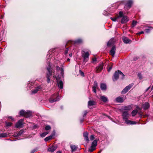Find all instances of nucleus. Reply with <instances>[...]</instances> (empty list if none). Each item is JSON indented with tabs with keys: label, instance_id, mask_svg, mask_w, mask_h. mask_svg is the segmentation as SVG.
Segmentation results:
<instances>
[{
	"label": "nucleus",
	"instance_id": "f257e3e1",
	"mask_svg": "<svg viewBox=\"0 0 153 153\" xmlns=\"http://www.w3.org/2000/svg\"><path fill=\"white\" fill-rule=\"evenodd\" d=\"M128 114L127 111H126L123 112V118L125 122L128 124H135L137 122L131 121L128 119Z\"/></svg>",
	"mask_w": 153,
	"mask_h": 153
},
{
	"label": "nucleus",
	"instance_id": "f03ea898",
	"mask_svg": "<svg viewBox=\"0 0 153 153\" xmlns=\"http://www.w3.org/2000/svg\"><path fill=\"white\" fill-rule=\"evenodd\" d=\"M119 76H120L121 79H123L125 76V75L120 71H116L114 73V77L113 78V81H116L119 78Z\"/></svg>",
	"mask_w": 153,
	"mask_h": 153
},
{
	"label": "nucleus",
	"instance_id": "7ed1b4c3",
	"mask_svg": "<svg viewBox=\"0 0 153 153\" xmlns=\"http://www.w3.org/2000/svg\"><path fill=\"white\" fill-rule=\"evenodd\" d=\"M48 72L46 74L47 81L48 83H49L50 81V77L52 75V71L50 67L47 68Z\"/></svg>",
	"mask_w": 153,
	"mask_h": 153
},
{
	"label": "nucleus",
	"instance_id": "20e7f679",
	"mask_svg": "<svg viewBox=\"0 0 153 153\" xmlns=\"http://www.w3.org/2000/svg\"><path fill=\"white\" fill-rule=\"evenodd\" d=\"M82 56L83 58V62H86L88 60L89 53L88 52H85L82 51Z\"/></svg>",
	"mask_w": 153,
	"mask_h": 153
},
{
	"label": "nucleus",
	"instance_id": "39448f33",
	"mask_svg": "<svg viewBox=\"0 0 153 153\" xmlns=\"http://www.w3.org/2000/svg\"><path fill=\"white\" fill-rule=\"evenodd\" d=\"M59 100V97L58 94H54L52 97L50 98L49 102H55L58 101Z\"/></svg>",
	"mask_w": 153,
	"mask_h": 153
},
{
	"label": "nucleus",
	"instance_id": "423d86ee",
	"mask_svg": "<svg viewBox=\"0 0 153 153\" xmlns=\"http://www.w3.org/2000/svg\"><path fill=\"white\" fill-rule=\"evenodd\" d=\"M97 145L96 140H94L92 142L91 147L89 149V151L90 152H93L96 149V147Z\"/></svg>",
	"mask_w": 153,
	"mask_h": 153
},
{
	"label": "nucleus",
	"instance_id": "0eeeda50",
	"mask_svg": "<svg viewBox=\"0 0 153 153\" xmlns=\"http://www.w3.org/2000/svg\"><path fill=\"white\" fill-rule=\"evenodd\" d=\"M126 3L125 4L124 6V8L125 9L128 10L131 7V5L133 3V1L131 0H129L127 1H124ZM125 3V2H124Z\"/></svg>",
	"mask_w": 153,
	"mask_h": 153
},
{
	"label": "nucleus",
	"instance_id": "6e6552de",
	"mask_svg": "<svg viewBox=\"0 0 153 153\" xmlns=\"http://www.w3.org/2000/svg\"><path fill=\"white\" fill-rule=\"evenodd\" d=\"M133 84H129V85L126 86L122 91V94H125L127 93L128 91L130 89V88L133 86Z\"/></svg>",
	"mask_w": 153,
	"mask_h": 153
},
{
	"label": "nucleus",
	"instance_id": "1a4fd4ad",
	"mask_svg": "<svg viewBox=\"0 0 153 153\" xmlns=\"http://www.w3.org/2000/svg\"><path fill=\"white\" fill-rule=\"evenodd\" d=\"M24 120L23 119H21L19 120L18 122L16 123V124L15 126L17 128H21L23 127V122Z\"/></svg>",
	"mask_w": 153,
	"mask_h": 153
},
{
	"label": "nucleus",
	"instance_id": "9d476101",
	"mask_svg": "<svg viewBox=\"0 0 153 153\" xmlns=\"http://www.w3.org/2000/svg\"><path fill=\"white\" fill-rule=\"evenodd\" d=\"M42 89V87L41 86H38L31 91L32 93L33 94L36 93L38 91Z\"/></svg>",
	"mask_w": 153,
	"mask_h": 153
},
{
	"label": "nucleus",
	"instance_id": "9b49d317",
	"mask_svg": "<svg viewBox=\"0 0 153 153\" xmlns=\"http://www.w3.org/2000/svg\"><path fill=\"white\" fill-rule=\"evenodd\" d=\"M98 88V85L97 82L95 81L94 82V85L92 87L93 91L96 93V89Z\"/></svg>",
	"mask_w": 153,
	"mask_h": 153
},
{
	"label": "nucleus",
	"instance_id": "f8f14e48",
	"mask_svg": "<svg viewBox=\"0 0 153 153\" xmlns=\"http://www.w3.org/2000/svg\"><path fill=\"white\" fill-rule=\"evenodd\" d=\"M129 20V19L127 16H123L121 21L122 23H125L127 22Z\"/></svg>",
	"mask_w": 153,
	"mask_h": 153
},
{
	"label": "nucleus",
	"instance_id": "ddd939ff",
	"mask_svg": "<svg viewBox=\"0 0 153 153\" xmlns=\"http://www.w3.org/2000/svg\"><path fill=\"white\" fill-rule=\"evenodd\" d=\"M57 146L56 145H53L49 147L48 149V151L50 152H53L54 151L57 149Z\"/></svg>",
	"mask_w": 153,
	"mask_h": 153
},
{
	"label": "nucleus",
	"instance_id": "4468645a",
	"mask_svg": "<svg viewBox=\"0 0 153 153\" xmlns=\"http://www.w3.org/2000/svg\"><path fill=\"white\" fill-rule=\"evenodd\" d=\"M56 69L57 71H60L61 75L62 76V77H63L64 74V70L63 68L62 67V66L61 68L59 67L58 66H56Z\"/></svg>",
	"mask_w": 153,
	"mask_h": 153
},
{
	"label": "nucleus",
	"instance_id": "2eb2a0df",
	"mask_svg": "<svg viewBox=\"0 0 153 153\" xmlns=\"http://www.w3.org/2000/svg\"><path fill=\"white\" fill-rule=\"evenodd\" d=\"M123 41L125 44L130 43L131 42V41L126 37H123Z\"/></svg>",
	"mask_w": 153,
	"mask_h": 153
},
{
	"label": "nucleus",
	"instance_id": "dca6fc26",
	"mask_svg": "<svg viewBox=\"0 0 153 153\" xmlns=\"http://www.w3.org/2000/svg\"><path fill=\"white\" fill-rule=\"evenodd\" d=\"M103 66V64H100L97 68L96 72L98 73V72L101 71L102 69Z\"/></svg>",
	"mask_w": 153,
	"mask_h": 153
},
{
	"label": "nucleus",
	"instance_id": "f3484780",
	"mask_svg": "<svg viewBox=\"0 0 153 153\" xmlns=\"http://www.w3.org/2000/svg\"><path fill=\"white\" fill-rule=\"evenodd\" d=\"M116 51V48L115 46H113L110 51L111 54L114 57Z\"/></svg>",
	"mask_w": 153,
	"mask_h": 153
},
{
	"label": "nucleus",
	"instance_id": "a211bd4d",
	"mask_svg": "<svg viewBox=\"0 0 153 153\" xmlns=\"http://www.w3.org/2000/svg\"><path fill=\"white\" fill-rule=\"evenodd\" d=\"M150 106L149 104V103L146 102L143 104L142 107L144 109H148Z\"/></svg>",
	"mask_w": 153,
	"mask_h": 153
},
{
	"label": "nucleus",
	"instance_id": "6ab92c4d",
	"mask_svg": "<svg viewBox=\"0 0 153 153\" xmlns=\"http://www.w3.org/2000/svg\"><path fill=\"white\" fill-rule=\"evenodd\" d=\"M55 135V132L53 133V134H52L50 136H49L45 138V141H48L49 140H50Z\"/></svg>",
	"mask_w": 153,
	"mask_h": 153
},
{
	"label": "nucleus",
	"instance_id": "aec40b11",
	"mask_svg": "<svg viewBox=\"0 0 153 153\" xmlns=\"http://www.w3.org/2000/svg\"><path fill=\"white\" fill-rule=\"evenodd\" d=\"M88 134L87 132H85L83 134V136L86 141L88 142H89V140L88 137Z\"/></svg>",
	"mask_w": 153,
	"mask_h": 153
},
{
	"label": "nucleus",
	"instance_id": "412c9836",
	"mask_svg": "<svg viewBox=\"0 0 153 153\" xmlns=\"http://www.w3.org/2000/svg\"><path fill=\"white\" fill-rule=\"evenodd\" d=\"M57 82L58 87L60 89H62L63 88V83L62 81L60 80L59 82L57 80Z\"/></svg>",
	"mask_w": 153,
	"mask_h": 153
},
{
	"label": "nucleus",
	"instance_id": "4be33fe9",
	"mask_svg": "<svg viewBox=\"0 0 153 153\" xmlns=\"http://www.w3.org/2000/svg\"><path fill=\"white\" fill-rule=\"evenodd\" d=\"M95 102L92 100H90L88 102V106L89 108H90V106H92L95 104Z\"/></svg>",
	"mask_w": 153,
	"mask_h": 153
},
{
	"label": "nucleus",
	"instance_id": "5701e85b",
	"mask_svg": "<svg viewBox=\"0 0 153 153\" xmlns=\"http://www.w3.org/2000/svg\"><path fill=\"white\" fill-rule=\"evenodd\" d=\"M100 88L102 90H105L106 89V85L105 84L101 83L100 84Z\"/></svg>",
	"mask_w": 153,
	"mask_h": 153
},
{
	"label": "nucleus",
	"instance_id": "b1692460",
	"mask_svg": "<svg viewBox=\"0 0 153 153\" xmlns=\"http://www.w3.org/2000/svg\"><path fill=\"white\" fill-rule=\"evenodd\" d=\"M32 112L30 111H27L26 112L25 114V117L27 118L30 117L32 116Z\"/></svg>",
	"mask_w": 153,
	"mask_h": 153
},
{
	"label": "nucleus",
	"instance_id": "393cba45",
	"mask_svg": "<svg viewBox=\"0 0 153 153\" xmlns=\"http://www.w3.org/2000/svg\"><path fill=\"white\" fill-rule=\"evenodd\" d=\"M100 98L101 100L104 102H105L108 100V98L104 96H100Z\"/></svg>",
	"mask_w": 153,
	"mask_h": 153
},
{
	"label": "nucleus",
	"instance_id": "a878e982",
	"mask_svg": "<svg viewBox=\"0 0 153 153\" xmlns=\"http://www.w3.org/2000/svg\"><path fill=\"white\" fill-rule=\"evenodd\" d=\"M116 100L117 102L120 103H121L123 101V98L120 97H117L116 99Z\"/></svg>",
	"mask_w": 153,
	"mask_h": 153
},
{
	"label": "nucleus",
	"instance_id": "bb28decb",
	"mask_svg": "<svg viewBox=\"0 0 153 153\" xmlns=\"http://www.w3.org/2000/svg\"><path fill=\"white\" fill-rule=\"evenodd\" d=\"M23 131L22 130H21L19 131L18 133H16L14 134V137H18L20 136L23 134Z\"/></svg>",
	"mask_w": 153,
	"mask_h": 153
},
{
	"label": "nucleus",
	"instance_id": "cd10ccee",
	"mask_svg": "<svg viewBox=\"0 0 153 153\" xmlns=\"http://www.w3.org/2000/svg\"><path fill=\"white\" fill-rule=\"evenodd\" d=\"M82 39H79L75 40L74 42L75 44H79L82 43Z\"/></svg>",
	"mask_w": 153,
	"mask_h": 153
},
{
	"label": "nucleus",
	"instance_id": "c85d7f7f",
	"mask_svg": "<svg viewBox=\"0 0 153 153\" xmlns=\"http://www.w3.org/2000/svg\"><path fill=\"white\" fill-rule=\"evenodd\" d=\"M114 39H111L107 43V45L108 46H110L113 44L114 43Z\"/></svg>",
	"mask_w": 153,
	"mask_h": 153
},
{
	"label": "nucleus",
	"instance_id": "c756f323",
	"mask_svg": "<svg viewBox=\"0 0 153 153\" xmlns=\"http://www.w3.org/2000/svg\"><path fill=\"white\" fill-rule=\"evenodd\" d=\"M138 111L137 110H134L131 112V114L132 116H134L137 113Z\"/></svg>",
	"mask_w": 153,
	"mask_h": 153
},
{
	"label": "nucleus",
	"instance_id": "7c9ffc66",
	"mask_svg": "<svg viewBox=\"0 0 153 153\" xmlns=\"http://www.w3.org/2000/svg\"><path fill=\"white\" fill-rule=\"evenodd\" d=\"M7 134L6 133H2L0 134V137H7Z\"/></svg>",
	"mask_w": 153,
	"mask_h": 153
},
{
	"label": "nucleus",
	"instance_id": "2f4dec72",
	"mask_svg": "<svg viewBox=\"0 0 153 153\" xmlns=\"http://www.w3.org/2000/svg\"><path fill=\"white\" fill-rule=\"evenodd\" d=\"M123 12L122 11H120L119 12V15L118 16L117 18H120L122 17H123Z\"/></svg>",
	"mask_w": 153,
	"mask_h": 153
},
{
	"label": "nucleus",
	"instance_id": "473e14b6",
	"mask_svg": "<svg viewBox=\"0 0 153 153\" xmlns=\"http://www.w3.org/2000/svg\"><path fill=\"white\" fill-rule=\"evenodd\" d=\"M26 112L24 110H21L20 111V115L21 116H25V114Z\"/></svg>",
	"mask_w": 153,
	"mask_h": 153
},
{
	"label": "nucleus",
	"instance_id": "72a5a7b5",
	"mask_svg": "<svg viewBox=\"0 0 153 153\" xmlns=\"http://www.w3.org/2000/svg\"><path fill=\"white\" fill-rule=\"evenodd\" d=\"M71 148L72 151H74L76 149V146L74 145H71Z\"/></svg>",
	"mask_w": 153,
	"mask_h": 153
},
{
	"label": "nucleus",
	"instance_id": "f704fd0d",
	"mask_svg": "<svg viewBox=\"0 0 153 153\" xmlns=\"http://www.w3.org/2000/svg\"><path fill=\"white\" fill-rule=\"evenodd\" d=\"M48 132H43L40 134L41 137H45L47 134H48Z\"/></svg>",
	"mask_w": 153,
	"mask_h": 153
},
{
	"label": "nucleus",
	"instance_id": "c9c22d12",
	"mask_svg": "<svg viewBox=\"0 0 153 153\" xmlns=\"http://www.w3.org/2000/svg\"><path fill=\"white\" fill-rule=\"evenodd\" d=\"M6 124V126H11L12 124V123L10 122H5Z\"/></svg>",
	"mask_w": 153,
	"mask_h": 153
},
{
	"label": "nucleus",
	"instance_id": "e433bc0d",
	"mask_svg": "<svg viewBox=\"0 0 153 153\" xmlns=\"http://www.w3.org/2000/svg\"><path fill=\"white\" fill-rule=\"evenodd\" d=\"M137 22L135 21H133L132 23V26L133 27H134L137 24Z\"/></svg>",
	"mask_w": 153,
	"mask_h": 153
},
{
	"label": "nucleus",
	"instance_id": "4c0bfd02",
	"mask_svg": "<svg viewBox=\"0 0 153 153\" xmlns=\"http://www.w3.org/2000/svg\"><path fill=\"white\" fill-rule=\"evenodd\" d=\"M51 128V127L49 126H47L45 127V129L46 130H48L50 129Z\"/></svg>",
	"mask_w": 153,
	"mask_h": 153
},
{
	"label": "nucleus",
	"instance_id": "58836bf2",
	"mask_svg": "<svg viewBox=\"0 0 153 153\" xmlns=\"http://www.w3.org/2000/svg\"><path fill=\"white\" fill-rule=\"evenodd\" d=\"M138 76L140 79H142V75L140 73L138 74Z\"/></svg>",
	"mask_w": 153,
	"mask_h": 153
},
{
	"label": "nucleus",
	"instance_id": "ea45409f",
	"mask_svg": "<svg viewBox=\"0 0 153 153\" xmlns=\"http://www.w3.org/2000/svg\"><path fill=\"white\" fill-rule=\"evenodd\" d=\"M90 139L91 140H93L94 139V135H91L90 137Z\"/></svg>",
	"mask_w": 153,
	"mask_h": 153
},
{
	"label": "nucleus",
	"instance_id": "a19ab883",
	"mask_svg": "<svg viewBox=\"0 0 153 153\" xmlns=\"http://www.w3.org/2000/svg\"><path fill=\"white\" fill-rule=\"evenodd\" d=\"M145 31L147 33H149L150 32V29H145Z\"/></svg>",
	"mask_w": 153,
	"mask_h": 153
},
{
	"label": "nucleus",
	"instance_id": "79ce46f5",
	"mask_svg": "<svg viewBox=\"0 0 153 153\" xmlns=\"http://www.w3.org/2000/svg\"><path fill=\"white\" fill-rule=\"evenodd\" d=\"M79 73L81 76H84V73L80 70H79Z\"/></svg>",
	"mask_w": 153,
	"mask_h": 153
},
{
	"label": "nucleus",
	"instance_id": "37998d69",
	"mask_svg": "<svg viewBox=\"0 0 153 153\" xmlns=\"http://www.w3.org/2000/svg\"><path fill=\"white\" fill-rule=\"evenodd\" d=\"M117 19V18H113L112 17L111 18V19L114 22L116 21Z\"/></svg>",
	"mask_w": 153,
	"mask_h": 153
},
{
	"label": "nucleus",
	"instance_id": "c03bdc74",
	"mask_svg": "<svg viewBox=\"0 0 153 153\" xmlns=\"http://www.w3.org/2000/svg\"><path fill=\"white\" fill-rule=\"evenodd\" d=\"M68 48H67L66 49V50H65V54H67L68 53Z\"/></svg>",
	"mask_w": 153,
	"mask_h": 153
},
{
	"label": "nucleus",
	"instance_id": "a18cd8bd",
	"mask_svg": "<svg viewBox=\"0 0 153 153\" xmlns=\"http://www.w3.org/2000/svg\"><path fill=\"white\" fill-rule=\"evenodd\" d=\"M87 113H88V112L87 111H84V114L83 115V117L85 116L87 114Z\"/></svg>",
	"mask_w": 153,
	"mask_h": 153
},
{
	"label": "nucleus",
	"instance_id": "49530a36",
	"mask_svg": "<svg viewBox=\"0 0 153 153\" xmlns=\"http://www.w3.org/2000/svg\"><path fill=\"white\" fill-rule=\"evenodd\" d=\"M138 59V58L137 57H134V61H136Z\"/></svg>",
	"mask_w": 153,
	"mask_h": 153
},
{
	"label": "nucleus",
	"instance_id": "de8ad7c7",
	"mask_svg": "<svg viewBox=\"0 0 153 153\" xmlns=\"http://www.w3.org/2000/svg\"><path fill=\"white\" fill-rule=\"evenodd\" d=\"M92 62H94L96 61V59L95 58H93L92 59Z\"/></svg>",
	"mask_w": 153,
	"mask_h": 153
},
{
	"label": "nucleus",
	"instance_id": "09e8293b",
	"mask_svg": "<svg viewBox=\"0 0 153 153\" xmlns=\"http://www.w3.org/2000/svg\"><path fill=\"white\" fill-rule=\"evenodd\" d=\"M112 68V66H110V67H109V68L108 69V72H109V71H110V70Z\"/></svg>",
	"mask_w": 153,
	"mask_h": 153
},
{
	"label": "nucleus",
	"instance_id": "8fccbe9b",
	"mask_svg": "<svg viewBox=\"0 0 153 153\" xmlns=\"http://www.w3.org/2000/svg\"><path fill=\"white\" fill-rule=\"evenodd\" d=\"M8 118L10 119H11L12 120H14V119L11 116H9L8 117Z\"/></svg>",
	"mask_w": 153,
	"mask_h": 153
},
{
	"label": "nucleus",
	"instance_id": "3c124183",
	"mask_svg": "<svg viewBox=\"0 0 153 153\" xmlns=\"http://www.w3.org/2000/svg\"><path fill=\"white\" fill-rule=\"evenodd\" d=\"M36 151V150L34 149L31 151V153H34Z\"/></svg>",
	"mask_w": 153,
	"mask_h": 153
},
{
	"label": "nucleus",
	"instance_id": "603ef678",
	"mask_svg": "<svg viewBox=\"0 0 153 153\" xmlns=\"http://www.w3.org/2000/svg\"><path fill=\"white\" fill-rule=\"evenodd\" d=\"M144 33V32L143 31H142L139 33H138L137 34H141L143 33Z\"/></svg>",
	"mask_w": 153,
	"mask_h": 153
},
{
	"label": "nucleus",
	"instance_id": "864d4df0",
	"mask_svg": "<svg viewBox=\"0 0 153 153\" xmlns=\"http://www.w3.org/2000/svg\"><path fill=\"white\" fill-rule=\"evenodd\" d=\"M30 86H31V84H30V83H29V84H28L27 87H29V88H30Z\"/></svg>",
	"mask_w": 153,
	"mask_h": 153
},
{
	"label": "nucleus",
	"instance_id": "5fc2aeb1",
	"mask_svg": "<svg viewBox=\"0 0 153 153\" xmlns=\"http://www.w3.org/2000/svg\"><path fill=\"white\" fill-rule=\"evenodd\" d=\"M150 88V87H148L146 90V91H148Z\"/></svg>",
	"mask_w": 153,
	"mask_h": 153
},
{
	"label": "nucleus",
	"instance_id": "6e6d98bb",
	"mask_svg": "<svg viewBox=\"0 0 153 153\" xmlns=\"http://www.w3.org/2000/svg\"><path fill=\"white\" fill-rule=\"evenodd\" d=\"M83 122V120L82 119L80 120V122L81 123H82Z\"/></svg>",
	"mask_w": 153,
	"mask_h": 153
},
{
	"label": "nucleus",
	"instance_id": "4d7b16f0",
	"mask_svg": "<svg viewBox=\"0 0 153 153\" xmlns=\"http://www.w3.org/2000/svg\"><path fill=\"white\" fill-rule=\"evenodd\" d=\"M67 61L68 62H69L70 61V59L69 58H68L67 59Z\"/></svg>",
	"mask_w": 153,
	"mask_h": 153
},
{
	"label": "nucleus",
	"instance_id": "13d9d810",
	"mask_svg": "<svg viewBox=\"0 0 153 153\" xmlns=\"http://www.w3.org/2000/svg\"><path fill=\"white\" fill-rule=\"evenodd\" d=\"M102 149L100 150L98 152V153H100L101 152V151H102Z\"/></svg>",
	"mask_w": 153,
	"mask_h": 153
},
{
	"label": "nucleus",
	"instance_id": "bf43d9fd",
	"mask_svg": "<svg viewBox=\"0 0 153 153\" xmlns=\"http://www.w3.org/2000/svg\"><path fill=\"white\" fill-rule=\"evenodd\" d=\"M56 153H61V152L60 151H58Z\"/></svg>",
	"mask_w": 153,
	"mask_h": 153
},
{
	"label": "nucleus",
	"instance_id": "052dcab7",
	"mask_svg": "<svg viewBox=\"0 0 153 153\" xmlns=\"http://www.w3.org/2000/svg\"><path fill=\"white\" fill-rule=\"evenodd\" d=\"M153 90V85H152V88H151V90Z\"/></svg>",
	"mask_w": 153,
	"mask_h": 153
},
{
	"label": "nucleus",
	"instance_id": "680f3d73",
	"mask_svg": "<svg viewBox=\"0 0 153 153\" xmlns=\"http://www.w3.org/2000/svg\"><path fill=\"white\" fill-rule=\"evenodd\" d=\"M69 55H70V56H71L72 55V54H69Z\"/></svg>",
	"mask_w": 153,
	"mask_h": 153
},
{
	"label": "nucleus",
	"instance_id": "e2e57ef3",
	"mask_svg": "<svg viewBox=\"0 0 153 153\" xmlns=\"http://www.w3.org/2000/svg\"><path fill=\"white\" fill-rule=\"evenodd\" d=\"M56 77V76H54V75L53 76V77Z\"/></svg>",
	"mask_w": 153,
	"mask_h": 153
},
{
	"label": "nucleus",
	"instance_id": "0e129e2a",
	"mask_svg": "<svg viewBox=\"0 0 153 153\" xmlns=\"http://www.w3.org/2000/svg\"><path fill=\"white\" fill-rule=\"evenodd\" d=\"M152 96H153V95H152Z\"/></svg>",
	"mask_w": 153,
	"mask_h": 153
}]
</instances>
